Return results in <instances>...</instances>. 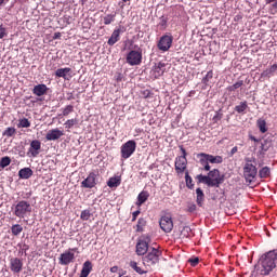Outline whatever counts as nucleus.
I'll return each instance as SVG.
<instances>
[{"instance_id":"obj_17","label":"nucleus","mask_w":277,"mask_h":277,"mask_svg":"<svg viewBox=\"0 0 277 277\" xmlns=\"http://www.w3.org/2000/svg\"><path fill=\"white\" fill-rule=\"evenodd\" d=\"M149 250L150 249H148V242L146 240H140L136 243V254H138V256H144V254Z\"/></svg>"},{"instance_id":"obj_18","label":"nucleus","mask_w":277,"mask_h":277,"mask_svg":"<svg viewBox=\"0 0 277 277\" xmlns=\"http://www.w3.org/2000/svg\"><path fill=\"white\" fill-rule=\"evenodd\" d=\"M153 72L156 79L162 77L163 72H166V63L159 62L158 64H156L153 68Z\"/></svg>"},{"instance_id":"obj_30","label":"nucleus","mask_w":277,"mask_h":277,"mask_svg":"<svg viewBox=\"0 0 277 277\" xmlns=\"http://www.w3.org/2000/svg\"><path fill=\"white\" fill-rule=\"evenodd\" d=\"M120 183V177H110L107 182V185L108 187H119Z\"/></svg>"},{"instance_id":"obj_10","label":"nucleus","mask_w":277,"mask_h":277,"mask_svg":"<svg viewBox=\"0 0 277 277\" xmlns=\"http://www.w3.org/2000/svg\"><path fill=\"white\" fill-rule=\"evenodd\" d=\"M174 166L176 174H183V172H187V158H185V156L176 157Z\"/></svg>"},{"instance_id":"obj_20","label":"nucleus","mask_w":277,"mask_h":277,"mask_svg":"<svg viewBox=\"0 0 277 277\" xmlns=\"http://www.w3.org/2000/svg\"><path fill=\"white\" fill-rule=\"evenodd\" d=\"M120 32H121L120 28L115 29L113 31V34H111L110 38L108 39V42H107V44L109 47H114V44H116V42H118L120 40Z\"/></svg>"},{"instance_id":"obj_2","label":"nucleus","mask_w":277,"mask_h":277,"mask_svg":"<svg viewBox=\"0 0 277 277\" xmlns=\"http://www.w3.org/2000/svg\"><path fill=\"white\" fill-rule=\"evenodd\" d=\"M276 261H277V251H268L266 254L262 255L261 258V275L262 276H269V273L276 268Z\"/></svg>"},{"instance_id":"obj_13","label":"nucleus","mask_w":277,"mask_h":277,"mask_svg":"<svg viewBox=\"0 0 277 277\" xmlns=\"http://www.w3.org/2000/svg\"><path fill=\"white\" fill-rule=\"evenodd\" d=\"M58 261L60 265H70V263L75 261V253L70 251H65L64 253L61 254Z\"/></svg>"},{"instance_id":"obj_41","label":"nucleus","mask_w":277,"mask_h":277,"mask_svg":"<svg viewBox=\"0 0 277 277\" xmlns=\"http://www.w3.org/2000/svg\"><path fill=\"white\" fill-rule=\"evenodd\" d=\"M23 230V227L19 224H15L11 227L12 235L15 237Z\"/></svg>"},{"instance_id":"obj_36","label":"nucleus","mask_w":277,"mask_h":277,"mask_svg":"<svg viewBox=\"0 0 277 277\" xmlns=\"http://www.w3.org/2000/svg\"><path fill=\"white\" fill-rule=\"evenodd\" d=\"M199 162L203 166V170L206 172H211V166H209V162L205 157H198Z\"/></svg>"},{"instance_id":"obj_12","label":"nucleus","mask_w":277,"mask_h":277,"mask_svg":"<svg viewBox=\"0 0 277 277\" xmlns=\"http://www.w3.org/2000/svg\"><path fill=\"white\" fill-rule=\"evenodd\" d=\"M81 187H84L85 189L96 187V173L91 172L88 177L81 182Z\"/></svg>"},{"instance_id":"obj_26","label":"nucleus","mask_w":277,"mask_h":277,"mask_svg":"<svg viewBox=\"0 0 277 277\" xmlns=\"http://www.w3.org/2000/svg\"><path fill=\"white\" fill-rule=\"evenodd\" d=\"M277 70V64L272 65L268 69H265L262 74L261 77H274V74Z\"/></svg>"},{"instance_id":"obj_43","label":"nucleus","mask_w":277,"mask_h":277,"mask_svg":"<svg viewBox=\"0 0 277 277\" xmlns=\"http://www.w3.org/2000/svg\"><path fill=\"white\" fill-rule=\"evenodd\" d=\"M211 79H213V70H210L207 72L206 77H203V79H202V83L205 85H207V83H209V81H211Z\"/></svg>"},{"instance_id":"obj_55","label":"nucleus","mask_w":277,"mask_h":277,"mask_svg":"<svg viewBox=\"0 0 277 277\" xmlns=\"http://www.w3.org/2000/svg\"><path fill=\"white\" fill-rule=\"evenodd\" d=\"M110 272H111V274L118 273V266L110 267Z\"/></svg>"},{"instance_id":"obj_45","label":"nucleus","mask_w":277,"mask_h":277,"mask_svg":"<svg viewBox=\"0 0 277 277\" xmlns=\"http://www.w3.org/2000/svg\"><path fill=\"white\" fill-rule=\"evenodd\" d=\"M77 124V119H69L65 122V129H72Z\"/></svg>"},{"instance_id":"obj_58","label":"nucleus","mask_w":277,"mask_h":277,"mask_svg":"<svg viewBox=\"0 0 277 277\" xmlns=\"http://www.w3.org/2000/svg\"><path fill=\"white\" fill-rule=\"evenodd\" d=\"M8 1H10V0H0V6L4 5V3H8Z\"/></svg>"},{"instance_id":"obj_54","label":"nucleus","mask_w":277,"mask_h":277,"mask_svg":"<svg viewBox=\"0 0 277 277\" xmlns=\"http://www.w3.org/2000/svg\"><path fill=\"white\" fill-rule=\"evenodd\" d=\"M237 150H238L237 146L233 147L230 150V157H233V155H235Z\"/></svg>"},{"instance_id":"obj_27","label":"nucleus","mask_w":277,"mask_h":277,"mask_svg":"<svg viewBox=\"0 0 277 277\" xmlns=\"http://www.w3.org/2000/svg\"><path fill=\"white\" fill-rule=\"evenodd\" d=\"M246 109H248V102L246 101L235 106V111H237V114H245Z\"/></svg>"},{"instance_id":"obj_24","label":"nucleus","mask_w":277,"mask_h":277,"mask_svg":"<svg viewBox=\"0 0 277 277\" xmlns=\"http://www.w3.org/2000/svg\"><path fill=\"white\" fill-rule=\"evenodd\" d=\"M72 72V69L69 67L60 68L55 71L56 77H62L63 79H66V76L70 75Z\"/></svg>"},{"instance_id":"obj_3","label":"nucleus","mask_w":277,"mask_h":277,"mask_svg":"<svg viewBox=\"0 0 277 277\" xmlns=\"http://www.w3.org/2000/svg\"><path fill=\"white\" fill-rule=\"evenodd\" d=\"M133 49L127 54V64L130 66H140L142 64V48L134 45Z\"/></svg>"},{"instance_id":"obj_34","label":"nucleus","mask_w":277,"mask_h":277,"mask_svg":"<svg viewBox=\"0 0 277 277\" xmlns=\"http://www.w3.org/2000/svg\"><path fill=\"white\" fill-rule=\"evenodd\" d=\"M130 267H132V269H134V272H136V274H146V272L144 269H142V267L137 266V262L135 261H131L130 262Z\"/></svg>"},{"instance_id":"obj_44","label":"nucleus","mask_w":277,"mask_h":277,"mask_svg":"<svg viewBox=\"0 0 277 277\" xmlns=\"http://www.w3.org/2000/svg\"><path fill=\"white\" fill-rule=\"evenodd\" d=\"M75 111V107L72 105H67L63 110V116H69Z\"/></svg>"},{"instance_id":"obj_46","label":"nucleus","mask_w":277,"mask_h":277,"mask_svg":"<svg viewBox=\"0 0 277 277\" xmlns=\"http://www.w3.org/2000/svg\"><path fill=\"white\" fill-rule=\"evenodd\" d=\"M188 263H190L192 267H196V265H198V263H200V259H198V258L189 259Z\"/></svg>"},{"instance_id":"obj_56","label":"nucleus","mask_w":277,"mask_h":277,"mask_svg":"<svg viewBox=\"0 0 277 277\" xmlns=\"http://www.w3.org/2000/svg\"><path fill=\"white\" fill-rule=\"evenodd\" d=\"M277 0H265L266 5H269V3H276Z\"/></svg>"},{"instance_id":"obj_32","label":"nucleus","mask_w":277,"mask_h":277,"mask_svg":"<svg viewBox=\"0 0 277 277\" xmlns=\"http://www.w3.org/2000/svg\"><path fill=\"white\" fill-rule=\"evenodd\" d=\"M243 85V80H239L235 82L233 85L227 87V92H235V90H239Z\"/></svg>"},{"instance_id":"obj_29","label":"nucleus","mask_w":277,"mask_h":277,"mask_svg":"<svg viewBox=\"0 0 277 277\" xmlns=\"http://www.w3.org/2000/svg\"><path fill=\"white\" fill-rule=\"evenodd\" d=\"M17 127L18 129H29V127H31V122H29V119L23 118V119H19Z\"/></svg>"},{"instance_id":"obj_60","label":"nucleus","mask_w":277,"mask_h":277,"mask_svg":"<svg viewBox=\"0 0 277 277\" xmlns=\"http://www.w3.org/2000/svg\"><path fill=\"white\" fill-rule=\"evenodd\" d=\"M262 150H267V148H265V146H264V145H262Z\"/></svg>"},{"instance_id":"obj_22","label":"nucleus","mask_w":277,"mask_h":277,"mask_svg":"<svg viewBox=\"0 0 277 277\" xmlns=\"http://www.w3.org/2000/svg\"><path fill=\"white\" fill-rule=\"evenodd\" d=\"M149 197H150V194H148V192L142 190L137 196L136 206L142 207L144 205V202H146V200H148Z\"/></svg>"},{"instance_id":"obj_7","label":"nucleus","mask_w":277,"mask_h":277,"mask_svg":"<svg viewBox=\"0 0 277 277\" xmlns=\"http://www.w3.org/2000/svg\"><path fill=\"white\" fill-rule=\"evenodd\" d=\"M258 172H259V170L256 169V166H254L252 163H245L243 176H245L247 183H252V181H254V179H256Z\"/></svg>"},{"instance_id":"obj_39","label":"nucleus","mask_w":277,"mask_h":277,"mask_svg":"<svg viewBox=\"0 0 277 277\" xmlns=\"http://www.w3.org/2000/svg\"><path fill=\"white\" fill-rule=\"evenodd\" d=\"M181 236L182 237H186V238H189L192 237V227L189 226H184L182 232H181Z\"/></svg>"},{"instance_id":"obj_21","label":"nucleus","mask_w":277,"mask_h":277,"mask_svg":"<svg viewBox=\"0 0 277 277\" xmlns=\"http://www.w3.org/2000/svg\"><path fill=\"white\" fill-rule=\"evenodd\" d=\"M92 272V262L85 261L82 265V269L79 277H88Z\"/></svg>"},{"instance_id":"obj_61","label":"nucleus","mask_w":277,"mask_h":277,"mask_svg":"<svg viewBox=\"0 0 277 277\" xmlns=\"http://www.w3.org/2000/svg\"><path fill=\"white\" fill-rule=\"evenodd\" d=\"M123 1V3H128V1H131V0H122Z\"/></svg>"},{"instance_id":"obj_49","label":"nucleus","mask_w":277,"mask_h":277,"mask_svg":"<svg viewBox=\"0 0 277 277\" xmlns=\"http://www.w3.org/2000/svg\"><path fill=\"white\" fill-rule=\"evenodd\" d=\"M271 12L277 14V2H273L271 5Z\"/></svg>"},{"instance_id":"obj_37","label":"nucleus","mask_w":277,"mask_h":277,"mask_svg":"<svg viewBox=\"0 0 277 277\" xmlns=\"http://www.w3.org/2000/svg\"><path fill=\"white\" fill-rule=\"evenodd\" d=\"M10 163H12V159L8 156L2 157L0 160V168H8V166H10Z\"/></svg>"},{"instance_id":"obj_50","label":"nucleus","mask_w":277,"mask_h":277,"mask_svg":"<svg viewBox=\"0 0 277 277\" xmlns=\"http://www.w3.org/2000/svg\"><path fill=\"white\" fill-rule=\"evenodd\" d=\"M141 211L136 210L132 213V222H135V220H137V215H140Z\"/></svg>"},{"instance_id":"obj_5","label":"nucleus","mask_w":277,"mask_h":277,"mask_svg":"<svg viewBox=\"0 0 277 277\" xmlns=\"http://www.w3.org/2000/svg\"><path fill=\"white\" fill-rule=\"evenodd\" d=\"M137 148V143L133 140L126 142L121 146V158L129 159Z\"/></svg>"},{"instance_id":"obj_42","label":"nucleus","mask_w":277,"mask_h":277,"mask_svg":"<svg viewBox=\"0 0 277 277\" xmlns=\"http://www.w3.org/2000/svg\"><path fill=\"white\" fill-rule=\"evenodd\" d=\"M3 135L5 137H13V135H16V129L15 128H8L4 132Z\"/></svg>"},{"instance_id":"obj_59","label":"nucleus","mask_w":277,"mask_h":277,"mask_svg":"<svg viewBox=\"0 0 277 277\" xmlns=\"http://www.w3.org/2000/svg\"><path fill=\"white\" fill-rule=\"evenodd\" d=\"M250 140H251L252 142H259V140L255 138L253 135H250Z\"/></svg>"},{"instance_id":"obj_52","label":"nucleus","mask_w":277,"mask_h":277,"mask_svg":"<svg viewBox=\"0 0 277 277\" xmlns=\"http://www.w3.org/2000/svg\"><path fill=\"white\" fill-rule=\"evenodd\" d=\"M180 150L182 151V157H185V159H187V150H185L183 146H180Z\"/></svg>"},{"instance_id":"obj_19","label":"nucleus","mask_w":277,"mask_h":277,"mask_svg":"<svg viewBox=\"0 0 277 277\" xmlns=\"http://www.w3.org/2000/svg\"><path fill=\"white\" fill-rule=\"evenodd\" d=\"M47 92H49V87H47V84H37L32 89V94H35V96H44Z\"/></svg>"},{"instance_id":"obj_57","label":"nucleus","mask_w":277,"mask_h":277,"mask_svg":"<svg viewBox=\"0 0 277 277\" xmlns=\"http://www.w3.org/2000/svg\"><path fill=\"white\" fill-rule=\"evenodd\" d=\"M77 248H70V249H68L67 251H70V252H72V254H75V252H77Z\"/></svg>"},{"instance_id":"obj_23","label":"nucleus","mask_w":277,"mask_h":277,"mask_svg":"<svg viewBox=\"0 0 277 277\" xmlns=\"http://www.w3.org/2000/svg\"><path fill=\"white\" fill-rule=\"evenodd\" d=\"M19 179H31L34 176V171L29 168H24L18 171Z\"/></svg>"},{"instance_id":"obj_51","label":"nucleus","mask_w":277,"mask_h":277,"mask_svg":"<svg viewBox=\"0 0 277 277\" xmlns=\"http://www.w3.org/2000/svg\"><path fill=\"white\" fill-rule=\"evenodd\" d=\"M245 161H246V163H256V158H254V157L246 158Z\"/></svg>"},{"instance_id":"obj_9","label":"nucleus","mask_w":277,"mask_h":277,"mask_svg":"<svg viewBox=\"0 0 277 277\" xmlns=\"http://www.w3.org/2000/svg\"><path fill=\"white\" fill-rule=\"evenodd\" d=\"M159 224L163 233H172V229L174 228V222L172 221V216H161Z\"/></svg>"},{"instance_id":"obj_11","label":"nucleus","mask_w":277,"mask_h":277,"mask_svg":"<svg viewBox=\"0 0 277 277\" xmlns=\"http://www.w3.org/2000/svg\"><path fill=\"white\" fill-rule=\"evenodd\" d=\"M10 269L13 274H21L23 272V260L18 258H11Z\"/></svg>"},{"instance_id":"obj_48","label":"nucleus","mask_w":277,"mask_h":277,"mask_svg":"<svg viewBox=\"0 0 277 277\" xmlns=\"http://www.w3.org/2000/svg\"><path fill=\"white\" fill-rule=\"evenodd\" d=\"M194 211H196V205L195 203H189L187 206V212L188 213H194Z\"/></svg>"},{"instance_id":"obj_53","label":"nucleus","mask_w":277,"mask_h":277,"mask_svg":"<svg viewBox=\"0 0 277 277\" xmlns=\"http://www.w3.org/2000/svg\"><path fill=\"white\" fill-rule=\"evenodd\" d=\"M62 38V32H55L53 36V40H60Z\"/></svg>"},{"instance_id":"obj_4","label":"nucleus","mask_w":277,"mask_h":277,"mask_svg":"<svg viewBox=\"0 0 277 277\" xmlns=\"http://www.w3.org/2000/svg\"><path fill=\"white\" fill-rule=\"evenodd\" d=\"M29 213H31V205L29 202L22 200L15 206L14 215H16V217L23 220L27 217Z\"/></svg>"},{"instance_id":"obj_28","label":"nucleus","mask_w":277,"mask_h":277,"mask_svg":"<svg viewBox=\"0 0 277 277\" xmlns=\"http://www.w3.org/2000/svg\"><path fill=\"white\" fill-rule=\"evenodd\" d=\"M145 227H146V220L144 217L138 219L136 224V233H144Z\"/></svg>"},{"instance_id":"obj_16","label":"nucleus","mask_w":277,"mask_h":277,"mask_svg":"<svg viewBox=\"0 0 277 277\" xmlns=\"http://www.w3.org/2000/svg\"><path fill=\"white\" fill-rule=\"evenodd\" d=\"M63 135V131H61L60 129H53L47 133L45 138L48 140V142H55V140H60V137H62Z\"/></svg>"},{"instance_id":"obj_1","label":"nucleus","mask_w":277,"mask_h":277,"mask_svg":"<svg viewBox=\"0 0 277 277\" xmlns=\"http://www.w3.org/2000/svg\"><path fill=\"white\" fill-rule=\"evenodd\" d=\"M198 183H203L208 187H220L224 183V175L220 174V170L213 169L208 175L199 174L196 176Z\"/></svg>"},{"instance_id":"obj_47","label":"nucleus","mask_w":277,"mask_h":277,"mask_svg":"<svg viewBox=\"0 0 277 277\" xmlns=\"http://www.w3.org/2000/svg\"><path fill=\"white\" fill-rule=\"evenodd\" d=\"M8 36V30L3 27V25L0 26V40L5 38Z\"/></svg>"},{"instance_id":"obj_35","label":"nucleus","mask_w":277,"mask_h":277,"mask_svg":"<svg viewBox=\"0 0 277 277\" xmlns=\"http://www.w3.org/2000/svg\"><path fill=\"white\" fill-rule=\"evenodd\" d=\"M258 127H259L261 133H267V122H265V120L259 119Z\"/></svg>"},{"instance_id":"obj_6","label":"nucleus","mask_w":277,"mask_h":277,"mask_svg":"<svg viewBox=\"0 0 277 277\" xmlns=\"http://www.w3.org/2000/svg\"><path fill=\"white\" fill-rule=\"evenodd\" d=\"M159 256H161V251L154 247L148 250V253L143 258V261L148 265H156V263H159Z\"/></svg>"},{"instance_id":"obj_40","label":"nucleus","mask_w":277,"mask_h":277,"mask_svg":"<svg viewBox=\"0 0 277 277\" xmlns=\"http://www.w3.org/2000/svg\"><path fill=\"white\" fill-rule=\"evenodd\" d=\"M260 179H267L269 176V167H264L259 172Z\"/></svg>"},{"instance_id":"obj_14","label":"nucleus","mask_w":277,"mask_h":277,"mask_svg":"<svg viewBox=\"0 0 277 277\" xmlns=\"http://www.w3.org/2000/svg\"><path fill=\"white\" fill-rule=\"evenodd\" d=\"M40 148H42V143L38 140H34L30 143L28 153H30L31 157H38L40 155Z\"/></svg>"},{"instance_id":"obj_15","label":"nucleus","mask_w":277,"mask_h":277,"mask_svg":"<svg viewBox=\"0 0 277 277\" xmlns=\"http://www.w3.org/2000/svg\"><path fill=\"white\" fill-rule=\"evenodd\" d=\"M197 157H205L208 163H222L224 161L222 156H213L205 153L198 154Z\"/></svg>"},{"instance_id":"obj_8","label":"nucleus","mask_w":277,"mask_h":277,"mask_svg":"<svg viewBox=\"0 0 277 277\" xmlns=\"http://www.w3.org/2000/svg\"><path fill=\"white\" fill-rule=\"evenodd\" d=\"M172 42H174V37H172V35H164L158 41L157 47L159 51L166 53V51H170L172 48Z\"/></svg>"},{"instance_id":"obj_38","label":"nucleus","mask_w":277,"mask_h":277,"mask_svg":"<svg viewBox=\"0 0 277 277\" xmlns=\"http://www.w3.org/2000/svg\"><path fill=\"white\" fill-rule=\"evenodd\" d=\"M90 217H92V213L90 212V210H83L80 214V220H83V222H88Z\"/></svg>"},{"instance_id":"obj_33","label":"nucleus","mask_w":277,"mask_h":277,"mask_svg":"<svg viewBox=\"0 0 277 277\" xmlns=\"http://www.w3.org/2000/svg\"><path fill=\"white\" fill-rule=\"evenodd\" d=\"M185 181H186V187H188V189H194V181L192 180V176L189 175V171L185 172Z\"/></svg>"},{"instance_id":"obj_31","label":"nucleus","mask_w":277,"mask_h":277,"mask_svg":"<svg viewBox=\"0 0 277 277\" xmlns=\"http://www.w3.org/2000/svg\"><path fill=\"white\" fill-rule=\"evenodd\" d=\"M103 21L104 25H111V23L116 21V13L107 14L106 16H104Z\"/></svg>"},{"instance_id":"obj_25","label":"nucleus","mask_w":277,"mask_h":277,"mask_svg":"<svg viewBox=\"0 0 277 277\" xmlns=\"http://www.w3.org/2000/svg\"><path fill=\"white\" fill-rule=\"evenodd\" d=\"M196 195H197L196 202L198 207H202V205L205 203V193L202 192V188H197Z\"/></svg>"}]
</instances>
